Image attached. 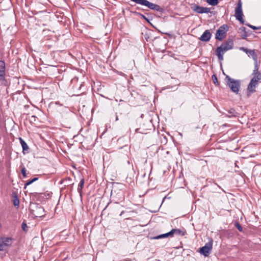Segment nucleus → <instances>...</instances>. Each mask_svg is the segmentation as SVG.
I'll list each match as a JSON object with an SVG mask.
<instances>
[{"instance_id":"393cba45","label":"nucleus","mask_w":261,"mask_h":261,"mask_svg":"<svg viewBox=\"0 0 261 261\" xmlns=\"http://www.w3.org/2000/svg\"><path fill=\"white\" fill-rule=\"evenodd\" d=\"M21 173L23 175V177H25L27 176V175H26V169L24 167H23L22 169H21Z\"/></svg>"},{"instance_id":"a211bd4d","label":"nucleus","mask_w":261,"mask_h":261,"mask_svg":"<svg viewBox=\"0 0 261 261\" xmlns=\"http://www.w3.org/2000/svg\"><path fill=\"white\" fill-rule=\"evenodd\" d=\"M5 63L3 61H0V74H5Z\"/></svg>"},{"instance_id":"c756f323","label":"nucleus","mask_w":261,"mask_h":261,"mask_svg":"<svg viewBox=\"0 0 261 261\" xmlns=\"http://www.w3.org/2000/svg\"><path fill=\"white\" fill-rule=\"evenodd\" d=\"M131 1L135 2L137 4H139V2H140V0H131Z\"/></svg>"},{"instance_id":"7c9ffc66","label":"nucleus","mask_w":261,"mask_h":261,"mask_svg":"<svg viewBox=\"0 0 261 261\" xmlns=\"http://www.w3.org/2000/svg\"><path fill=\"white\" fill-rule=\"evenodd\" d=\"M131 1L135 2L137 4H139V2H140V0H131Z\"/></svg>"},{"instance_id":"9d476101","label":"nucleus","mask_w":261,"mask_h":261,"mask_svg":"<svg viewBox=\"0 0 261 261\" xmlns=\"http://www.w3.org/2000/svg\"><path fill=\"white\" fill-rule=\"evenodd\" d=\"M240 50L245 52V53L248 54L249 56H251L254 62H256L257 61V56L256 54L255 53V51L254 50L249 49H248L244 47H240Z\"/></svg>"},{"instance_id":"4468645a","label":"nucleus","mask_w":261,"mask_h":261,"mask_svg":"<svg viewBox=\"0 0 261 261\" xmlns=\"http://www.w3.org/2000/svg\"><path fill=\"white\" fill-rule=\"evenodd\" d=\"M12 201L13 204L15 206L18 207L19 205V200L16 193H13L12 195Z\"/></svg>"},{"instance_id":"2eb2a0df","label":"nucleus","mask_w":261,"mask_h":261,"mask_svg":"<svg viewBox=\"0 0 261 261\" xmlns=\"http://www.w3.org/2000/svg\"><path fill=\"white\" fill-rule=\"evenodd\" d=\"M171 232L172 237L173 236V235L174 234H177V235L181 234V236L185 235V232H182L181 230H180V229H172L171 230Z\"/></svg>"},{"instance_id":"1a4fd4ad","label":"nucleus","mask_w":261,"mask_h":261,"mask_svg":"<svg viewBox=\"0 0 261 261\" xmlns=\"http://www.w3.org/2000/svg\"><path fill=\"white\" fill-rule=\"evenodd\" d=\"M192 9L193 11L199 14L208 13L210 12V8L199 6L196 5H194L193 7H192Z\"/></svg>"},{"instance_id":"bb28decb","label":"nucleus","mask_w":261,"mask_h":261,"mask_svg":"<svg viewBox=\"0 0 261 261\" xmlns=\"http://www.w3.org/2000/svg\"><path fill=\"white\" fill-rule=\"evenodd\" d=\"M236 227L239 231H241L242 230V228L239 223H237L236 224Z\"/></svg>"},{"instance_id":"a878e982","label":"nucleus","mask_w":261,"mask_h":261,"mask_svg":"<svg viewBox=\"0 0 261 261\" xmlns=\"http://www.w3.org/2000/svg\"><path fill=\"white\" fill-rule=\"evenodd\" d=\"M5 74H0V81H5Z\"/></svg>"},{"instance_id":"aec40b11","label":"nucleus","mask_w":261,"mask_h":261,"mask_svg":"<svg viewBox=\"0 0 261 261\" xmlns=\"http://www.w3.org/2000/svg\"><path fill=\"white\" fill-rule=\"evenodd\" d=\"M228 113L229 115L228 117H236L237 116L238 113L235 111L233 109H231L228 111Z\"/></svg>"},{"instance_id":"dca6fc26","label":"nucleus","mask_w":261,"mask_h":261,"mask_svg":"<svg viewBox=\"0 0 261 261\" xmlns=\"http://www.w3.org/2000/svg\"><path fill=\"white\" fill-rule=\"evenodd\" d=\"M172 237L171 231H169L168 233H164V234H162L159 235L158 236L154 237L153 238V239L158 240V239H162V238H166V237Z\"/></svg>"},{"instance_id":"c9c22d12","label":"nucleus","mask_w":261,"mask_h":261,"mask_svg":"<svg viewBox=\"0 0 261 261\" xmlns=\"http://www.w3.org/2000/svg\"><path fill=\"white\" fill-rule=\"evenodd\" d=\"M69 114H70V115L72 114V113L70 111H69Z\"/></svg>"},{"instance_id":"ddd939ff","label":"nucleus","mask_w":261,"mask_h":261,"mask_svg":"<svg viewBox=\"0 0 261 261\" xmlns=\"http://www.w3.org/2000/svg\"><path fill=\"white\" fill-rule=\"evenodd\" d=\"M252 75H254L253 77H257V78H259V80H261V73L258 71V66L257 65V61L254 62V69L253 71Z\"/></svg>"},{"instance_id":"cd10ccee","label":"nucleus","mask_w":261,"mask_h":261,"mask_svg":"<svg viewBox=\"0 0 261 261\" xmlns=\"http://www.w3.org/2000/svg\"><path fill=\"white\" fill-rule=\"evenodd\" d=\"M33 182V181H32V179L27 181L24 185V188H25L27 186L31 185Z\"/></svg>"},{"instance_id":"423d86ee","label":"nucleus","mask_w":261,"mask_h":261,"mask_svg":"<svg viewBox=\"0 0 261 261\" xmlns=\"http://www.w3.org/2000/svg\"><path fill=\"white\" fill-rule=\"evenodd\" d=\"M228 30V26L227 25H223L221 26L217 31L216 34V38L219 40H222L226 35V32Z\"/></svg>"},{"instance_id":"f03ea898","label":"nucleus","mask_w":261,"mask_h":261,"mask_svg":"<svg viewBox=\"0 0 261 261\" xmlns=\"http://www.w3.org/2000/svg\"><path fill=\"white\" fill-rule=\"evenodd\" d=\"M225 81L227 86L229 87L233 92L236 94H238L239 93L241 87V82L240 80H234L227 75L225 78Z\"/></svg>"},{"instance_id":"7ed1b4c3","label":"nucleus","mask_w":261,"mask_h":261,"mask_svg":"<svg viewBox=\"0 0 261 261\" xmlns=\"http://www.w3.org/2000/svg\"><path fill=\"white\" fill-rule=\"evenodd\" d=\"M242 2L241 0H239L235 9L234 16L236 18V19L239 20L242 24H243L244 23V20L243 18V13L242 11Z\"/></svg>"},{"instance_id":"9b49d317","label":"nucleus","mask_w":261,"mask_h":261,"mask_svg":"<svg viewBox=\"0 0 261 261\" xmlns=\"http://www.w3.org/2000/svg\"><path fill=\"white\" fill-rule=\"evenodd\" d=\"M212 36V34L209 30L205 31L202 35L199 37V40L202 41L207 42L208 41Z\"/></svg>"},{"instance_id":"412c9836","label":"nucleus","mask_w":261,"mask_h":261,"mask_svg":"<svg viewBox=\"0 0 261 261\" xmlns=\"http://www.w3.org/2000/svg\"><path fill=\"white\" fill-rule=\"evenodd\" d=\"M240 30H241L244 32L242 35V39L246 40L248 35L247 32L246 31V28L245 27H242L240 28Z\"/></svg>"},{"instance_id":"6e6552de","label":"nucleus","mask_w":261,"mask_h":261,"mask_svg":"<svg viewBox=\"0 0 261 261\" xmlns=\"http://www.w3.org/2000/svg\"><path fill=\"white\" fill-rule=\"evenodd\" d=\"M259 78L253 77L248 85L247 90L250 93H253L255 91V88L258 84Z\"/></svg>"},{"instance_id":"5701e85b","label":"nucleus","mask_w":261,"mask_h":261,"mask_svg":"<svg viewBox=\"0 0 261 261\" xmlns=\"http://www.w3.org/2000/svg\"><path fill=\"white\" fill-rule=\"evenodd\" d=\"M212 79L213 83L215 84L218 85V82L217 77L216 75L213 74L212 75Z\"/></svg>"},{"instance_id":"f704fd0d","label":"nucleus","mask_w":261,"mask_h":261,"mask_svg":"<svg viewBox=\"0 0 261 261\" xmlns=\"http://www.w3.org/2000/svg\"><path fill=\"white\" fill-rule=\"evenodd\" d=\"M118 120V117L117 116H116V120L117 121Z\"/></svg>"},{"instance_id":"20e7f679","label":"nucleus","mask_w":261,"mask_h":261,"mask_svg":"<svg viewBox=\"0 0 261 261\" xmlns=\"http://www.w3.org/2000/svg\"><path fill=\"white\" fill-rule=\"evenodd\" d=\"M139 4L145 6L151 10L157 11H161L162 10L159 5L152 3L147 0H140Z\"/></svg>"},{"instance_id":"6ab92c4d","label":"nucleus","mask_w":261,"mask_h":261,"mask_svg":"<svg viewBox=\"0 0 261 261\" xmlns=\"http://www.w3.org/2000/svg\"><path fill=\"white\" fill-rule=\"evenodd\" d=\"M84 184V179L82 178L81 180V181L79 184L78 187H77V191L79 192V193H80V194H81V193H82Z\"/></svg>"},{"instance_id":"f8f14e48","label":"nucleus","mask_w":261,"mask_h":261,"mask_svg":"<svg viewBox=\"0 0 261 261\" xmlns=\"http://www.w3.org/2000/svg\"><path fill=\"white\" fill-rule=\"evenodd\" d=\"M34 215L36 217H41L44 216V210L41 206H36V210L33 211Z\"/></svg>"},{"instance_id":"f257e3e1","label":"nucleus","mask_w":261,"mask_h":261,"mask_svg":"<svg viewBox=\"0 0 261 261\" xmlns=\"http://www.w3.org/2000/svg\"><path fill=\"white\" fill-rule=\"evenodd\" d=\"M233 41L231 39H228L225 42L216 48V55L219 60H223V55L226 51L233 48Z\"/></svg>"},{"instance_id":"72a5a7b5","label":"nucleus","mask_w":261,"mask_h":261,"mask_svg":"<svg viewBox=\"0 0 261 261\" xmlns=\"http://www.w3.org/2000/svg\"><path fill=\"white\" fill-rule=\"evenodd\" d=\"M141 16H142V17L143 18H144V19H145L147 20V18H146V17H145L143 15H142V14H141Z\"/></svg>"},{"instance_id":"4be33fe9","label":"nucleus","mask_w":261,"mask_h":261,"mask_svg":"<svg viewBox=\"0 0 261 261\" xmlns=\"http://www.w3.org/2000/svg\"><path fill=\"white\" fill-rule=\"evenodd\" d=\"M206 2L212 5V6H216L218 3V0H206Z\"/></svg>"},{"instance_id":"2f4dec72","label":"nucleus","mask_w":261,"mask_h":261,"mask_svg":"<svg viewBox=\"0 0 261 261\" xmlns=\"http://www.w3.org/2000/svg\"><path fill=\"white\" fill-rule=\"evenodd\" d=\"M37 180H38V178L37 177H35L33 179H32V181L34 182V181H36Z\"/></svg>"},{"instance_id":"0eeeda50","label":"nucleus","mask_w":261,"mask_h":261,"mask_svg":"<svg viewBox=\"0 0 261 261\" xmlns=\"http://www.w3.org/2000/svg\"><path fill=\"white\" fill-rule=\"evenodd\" d=\"M213 247V240L211 239L205 245L200 248V252L205 256H208Z\"/></svg>"},{"instance_id":"f3484780","label":"nucleus","mask_w":261,"mask_h":261,"mask_svg":"<svg viewBox=\"0 0 261 261\" xmlns=\"http://www.w3.org/2000/svg\"><path fill=\"white\" fill-rule=\"evenodd\" d=\"M19 139L20 141V143L21 145V146L22 147L23 151L25 150H28L29 149V147L26 142L21 138H19Z\"/></svg>"},{"instance_id":"c85d7f7f","label":"nucleus","mask_w":261,"mask_h":261,"mask_svg":"<svg viewBox=\"0 0 261 261\" xmlns=\"http://www.w3.org/2000/svg\"><path fill=\"white\" fill-rule=\"evenodd\" d=\"M247 25H248L249 28H250L252 29L253 30H256V27H255V26H253V25H251V24H247Z\"/></svg>"},{"instance_id":"b1692460","label":"nucleus","mask_w":261,"mask_h":261,"mask_svg":"<svg viewBox=\"0 0 261 261\" xmlns=\"http://www.w3.org/2000/svg\"><path fill=\"white\" fill-rule=\"evenodd\" d=\"M21 228L25 231H27L28 230V226H27V224L24 222H23L22 223Z\"/></svg>"},{"instance_id":"39448f33","label":"nucleus","mask_w":261,"mask_h":261,"mask_svg":"<svg viewBox=\"0 0 261 261\" xmlns=\"http://www.w3.org/2000/svg\"><path fill=\"white\" fill-rule=\"evenodd\" d=\"M12 239L11 238L3 237L0 238V251H5L11 245Z\"/></svg>"},{"instance_id":"473e14b6","label":"nucleus","mask_w":261,"mask_h":261,"mask_svg":"<svg viewBox=\"0 0 261 261\" xmlns=\"http://www.w3.org/2000/svg\"><path fill=\"white\" fill-rule=\"evenodd\" d=\"M261 29V27H256V30H260Z\"/></svg>"}]
</instances>
